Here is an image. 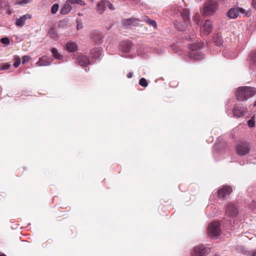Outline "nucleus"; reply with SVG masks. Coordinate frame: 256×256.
<instances>
[{
  "label": "nucleus",
  "instance_id": "7c9ffc66",
  "mask_svg": "<svg viewBox=\"0 0 256 256\" xmlns=\"http://www.w3.org/2000/svg\"><path fill=\"white\" fill-rule=\"evenodd\" d=\"M188 12L186 10H184L182 13V16L184 19L186 20L188 19Z\"/></svg>",
  "mask_w": 256,
  "mask_h": 256
},
{
  "label": "nucleus",
  "instance_id": "c756f323",
  "mask_svg": "<svg viewBox=\"0 0 256 256\" xmlns=\"http://www.w3.org/2000/svg\"><path fill=\"white\" fill-rule=\"evenodd\" d=\"M20 64V58L18 56H16L15 58V62L14 64V66L17 68L19 66Z\"/></svg>",
  "mask_w": 256,
  "mask_h": 256
},
{
  "label": "nucleus",
  "instance_id": "f704fd0d",
  "mask_svg": "<svg viewBox=\"0 0 256 256\" xmlns=\"http://www.w3.org/2000/svg\"><path fill=\"white\" fill-rule=\"evenodd\" d=\"M30 56H24L22 57V64H24L25 62H28L30 60Z\"/></svg>",
  "mask_w": 256,
  "mask_h": 256
},
{
  "label": "nucleus",
  "instance_id": "6ab92c4d",
  "mask_svg": "<svg viewBox=\"0 0 256 256\" xmlns=\"http://www.w3.org/2000/svg\"><path fill=\"white\" fill-rule=\"evenodd\" d=\"M68 50L70 52H74L77 50V46L75 43L72 42H68L66 44Z\"/></svg>",
  "mask_w": 256,
  "mask_h": 256
},
{
  "label": "nucleus",
  "instance_id": "412c9836",
  "mask_svg": "<svg viewBox=\"0 0 256 256\" xmlns=\"http://www.w3.org/2000/svg\"><path fill=\"white\" fill-rule=\"evenodd\" d=\"M52 52L53 56L55 58H56L57 60H60L62 59V56L58 52V51L56 48H52Z\"/></svg>",
  "mask_w": 256,
  "mask_h": 256
},
{
  "label": "nucleus",
  "instance_id": "a878e982",
  "mask_svg": "<svg viewBox=\"0 0 256 256\" xmlns=\"http://www.w3.org/2000/svg\"><path fill=\"white\" fill-rule=\"evenodd\" d=\"M30 2L31 0H18L16 4L22 6L30 3Z\"/></svg>",
  "mask_w": 256,
  "mask_h": 256
},
{
  "label": "nucleus",
  "instance_id": "6e6552de",
  "mask_svg": "<svg viewBox=\"0 0 256 256\" xmlns=\"http://www.w3.org/2000/svg\"><path fill=\"white\" fill-rule=\"evenodd\" d=\"M32 18V16L31 14H26L19 18H16V19L15 24L17 26L22 27L24 25L26 21L27 20L31 19Z\"/></svg>",
  "mask_w": 256,
  "mask_h": 256
},
{
  "label": "nucleus",
  "instance_id": "1a4fd4ad",
  "mask_svg": "<svg viewBox=\"0 0 256 256\" xmlns=\"http://www.w3.org/2000/svg\"><path fill=\"white\" fill-rule=\"evenodd\" d=\"M232 192V188L230 186H224L222 188L218 190V194L219 198H223L229 195Z\"/></svg>",
  "mask_w": 256,
  "mask_h": 256
},
{
  "label": "nucleus",
  "instance_id": "473e14b6",
  "mask_svg": "<svg viewBox=\"0 0 256 256\" xmlns=\"http://www.w3.org/2000/svg\"><path fill=\"white\" fill-rule=\"evenodd\" d=\"M250 208L252 210H254L256 209V201L252 200V202L250 204Z\"/></svg>",
  "mask_w": 256,
  "mask_h": 256
},
{
  "label": "nucleus",
  "instance_id": "20e7f679",
  "mask_svg": "<svg viewBox=\"0 0 256 256\" xmlns=\"http://www.w3.org/2000/svg\"><path fill=\"white\" fill-rule=\"evenodd\" d=\"M250 148L247 143L242 142L238 144L236 147V152L238 156H242L250 152Z\"/></svg>",
  "mask_w": 256,
  "mask_h": 256
},
{
  "label": "nucleus",
  "instance_id": "393cba45",
  "mask_svg": "<svg viewBox=\"0 0 256 256\" xmlns=\"http://www.w3.org/2000/svg\"><path fill=\"white\" fill-rule=\"evenodd\" d=\"M11 66V64L8 63H5L0 65V70H8Z\"/></svg>",
  "mask_w": 256,
  "mask_h": 256
},
{
  "label": "nucleus",
  "instance_id": "dca6fc26",
  "mask_svg": "<svg viewBox=\"0 0 256 256\" xmlns=\"http://www.w3.org/2000/svg\"><path fill=\"white\" fill-rule=\"evenodd\" d=\"M106 0H102L98 4L96 10L98 13L102 14L104 12L106 8Z\"/></svg>",
  "mask_w": 256,
  "mask_h": 256
},
{
  "label": "nucleus",
  "instance_id": "aec40b11",
  "mask_svg": "<svg viewBox=\"0 0 256 256\" xmlns=\"http://www.w3.org/2000/svg\"><path fill=\"white\" fill-rule=\"evenodd\" d=\"M48 34L52 38L57 39L58 38V32L55 28H51L48 30Z\"/></svg>",
  "mask_w": 256,
  "mask_h": 256
},
{
  "label": "nucleus",
  "instance_id": "a18cd8bd",
  "mask_svg": "<svg viewBox=\"0 0 256 256\" xmlns=\"http://www.w3.org/2000/svg\"><path fill=\"white\" fill-rule=\"evenodd\" d=\"M254 106H256V102H254Z\"/></svg>",
  "mask_w": 256,
  "mask_h": 256
},
{
  "label": "nucleus",
  "instance_id": "f3484780",
  "mask_svg": "<svg viewBox=\"0 0 256 256\" xmlns=\"http://www.w3.org/2000/svg\"><path fill=\"white\" fill-rule=\"evenodd\" d=\"M239 12L238 9L232 8L228 12V16L230 18H235L238 16Z\"/></svg>",
  "mask_w": 256,
  "mask_h": 256
},
{
  "label": "nucleus",
  "instance_id": "a19ab883",
  "mask_svg": "<svg viewBox=\"0 0 256 256\" xmlns=\"http://www.w3.org/2000/svg\"><path fill=\"white\" fill-rule=\"evenodd\" d=\"M82 28V24H78L77 25V26H76L77 30H80V29Z\"/></svg>",
  "mask_w": 256,
  "mask_h": 256
},
{
  "label": "nucleus",
  "instance_id": "2eb2a0df",
  "mask_svg": "<svg viewBox=\"0 0 256 256\" xmlns=\"http://www.w3.org/2000/svg\"><path fill=\"white\" fill-rule=\"evenodd\" d=\"M52 60L50 61L48 58L46 56H43L40 58L39 60L36 63L38 66H46L50 64Z\"/></svg>",
  "mask_w": 256,
  "mask_h": 256
},
{
  "label": "nucleus",
  "instance_id": "37998d69",
  "mask_svg": "<svg viewBox=\"0 0 256 256\" xmlns=\"http://www.w3.org/2000/svg\"><path fill=\"white\" fill-rule=\"evenodd\" d=\"M176 28H178L180 30H182V31L184 30H185L184 28H178V26H176Z\"/></svg>",
  "mask_w": 256,
  "mask_h": 256
},
{
  "label": "nucleus",
  "instance_id": "b1692460",
  "mask_svg": "<svg viewBox=\"0 0 256 256\" xmlns=\"http://www.w3.org/2000/svg\"><path fill=\"white\" fill-rule=\"evenodd\" d=\"M190 56L196 60H199L202 58L201 54L198 52H193L190 54Z\"/></svg>",
  "mask_w": 256,
  "mask_h": 256
},
{
  "label": "nucleus",
  "instance_id": "cd10ccee",
  "mask_svg": "<svg viewBox=\"0 0 256 256\" xmlns=\"http://www.w3.org/2000/svg\"><path fill=\"white\" fill-rule=\"evenodd\" d=\"M58 8H59L58 4H54L52 6L51 12L52 14H56L58 12Z\"/></svg>",
  "mask_w": 256,
  "mask_h": 256
},
{
  "label": "nucleus",
  "instance_id": "5701e85b",
  "mask_svg": "<svg viewBox=\"0 0 256 256\" xmlns=\"http://www.w3.org/2000/svg\"><path fill=\"white\" fill-rule=\"evenodd\" d=\"M144 20H146L150 25L153 26L154 28H156V23L154 20L148 18L146 16H144Z\"/></svg>",
  "mask_w": 256,
  "mask_h": 256
},
{
  "label": "nucleus",
  "instance_id": "2f4dec72",
  "mask_svg": "<svg viewBox=\"0 0 256 256\" xmlns=\"http://www.w3.org/2000/svg\"><path fill=\"white\" fill-rule=\"evenodd\" d=\"M0 42L2 43L5 44H8L10 43V40L8 38H3L0 39Z\"/></svg>",
  "mask_w": 256,
  "mask_h": 256
},
{
  "label": "nucleus",
  "instance_id": "0eeeda50",
  "mask_svg": "<svg viewBox=\"0 0 256 256\" xmlns=\"http://www.w3.org/2000/svg\"><path fill=\"white\" fill-rule=\"evenodd\" d=\"M212 22L208 20H206L202 26L200 28V32L205 36H208L210 34L212 30Z\"/></svg>",
  "mask_w": 256,
  "mask_h": 256
},
{
  "label": "nucleus",
  "instance_id": "c85d7f7f",
  "mask_svg": "<svg viewBox=\"0 0 256 256\" xmlns=\"http://www.w3.org/2000/svg\"><path fill=\"white\" fill-rule=\"evenodd\" d=\"M248 125L250 128H254L255 126V122L254 120V117L248 120Z\"/></svg>",
  "mask_w": 256,
  "mask_h": 256
},
{
  "label": "nucleus",
  "instance_id": "9d476101",
  "mask_svg": "<svg viewBox=\"0 0 256 256\" xmlns=\"http://www.w3.org/2000/svg\"><path fill=\"white\" fill-rule=\"evenodd\" d=\"M226 212L230 216H234L238 213L237 208L234 204H230L226 206Z\"/></svg>",
  "mask_w": 256,
  "mask_h": 256
},
{
  "label": "nucleus",
  "instance_id": "4c0bfd02",
  "mask_svg": "<svg viewBox=\"0 0 256 256\" xmlns=\"http://www.w3.org/2000/svg\"><path fill=\"white\" fill-rule=\"evenodd\" d=\"M252 5L253 8L256 10V0H252Z\"/></svg>",
  "mask_w": 256,
  "mask_h": 256
},
{
  "label": "nucleus",
  "instance_id": "bb28decb",
  "mask_svg": "<svg viewBox=\"0 0 256 256\" xmlns=\"http://www.w3.org/2000/svg\"><path fill=\"white\" fill-rule=\"evenodd\" d=\"M139 84L144 87H146L148 86L147 80L144 78H142L139 81Z\"/></svg>",
  "mask_w": 256,
  "mask_h": 256
},
{
  "label": "nucleus",
  "instance_id": "39448f33",
  "mask_svg": "<svg viewBox=\"0 0 256 256\" xmlns=\"http://www.w3.org/2000/svg\"><path fill=\"white\" fill-rule=\"evenodd\" d=\"M233 114L234 116L240 118L244 116L248 112L246 106H236L233 108Z\"/></svg>",
  "mask_w": 256,
  "mask_h": 256
},
{
  "label": "nucleus",
  "instance_id": "58836bf2",
  "mask_svg": "<svg viewBox=\"0 0 256 256\" xmlns=\"http://www.w3.org/2000/svg\"><path fill=\"white\" fill-rule=\"evenodd\" d=\"M252 59L253 61L256 62V52L252 55V54H251Z\"/></svg>",
  "mask_w": 256,
  "mask_h": 256
},
{
  "label": "nucleus",
  "instance_id": "72a5a7b5",
  "mask_svg": "<svg viewBox=\"0 0 256 256\" xmlns=\"http://www.w3.org/2000/svg\"><path fill=\"white\" fill-rule=\"evenodd\" d=\"M106 7H108L110 10H115V8L114 6L110 2L106 1Z\"/></svg>",
  "mask_w": 256,
  "mask_h": 256
},
{
  "label": "nucleus",
  "instance_id": "f257e3e1",
  "mask_svg": "<svg viewBox=\"0 0 256 256\" xmlns=\"http://www.w3.org/2000/svg\"><path fill=\"white\" fill-rule=\"evenodd\" d=\"M256 92V90L254 88L240 86L238 88L236 96L238 100H244L254 96Z\"/></svg>",
  "mask_w": 256,
  "mask_h": 256
},
{
  "label": "nucleus",
  "instance_id": "7ed1b4c3",
  "mask_svg": "<svg viewBox=\"0 0 256 256\" xmlns=\"http://www.w3.org/2000/svg\"><path fill=\"white\" fill-rule=\"evenodd\" d=\"M218 5L213 0H207L202 9V13L206 16H210L216 12Z\"/></svg>",
  "mask_w": 256,
  "mask_h": 256
},
{
  "label": "nucleus",
  "instance_id": "79ce46f5",
  "mask_svg": "<svg viewBox=\"0 0 256 256\" xmlns=\"http://www.w3.org/2000/svg\"><path fill=\"white\" fill-rule=\"evenodd\" d=\"M65 22L64 21V20H61L59 24H58V26H61L62 24H64Z\"/></svg>",
  "mask_w": 256,
  "mask_h": 256
},
{
  "label": "nucleus",
  "instance_id": "4468645a",
  "mask_svg": "<svg viewBox=\"0 0 256 256\" xmlns=\"http://www.w3.org/2000/svg\"><path fill=\"white\" fill-rule=\"evenodd\" d=\"M78 62L82 66H86L88 64H90V60L85 56H80L78 58Z\"/></svg>",
  "mask_w": 256,
  "mask_h": 256
},
{
  "label": "nucleus",
  "instance_id": "423d86ee",
  "mask_svg": "<svg viewBox=\"0 0 256 256\" xmlns=\"http://www.w3.org/2000/svg\"><path fill=\"white\" fill-rule=\"evenodd\" d=\"M207 250L204 245H200L194 248L192 252V256H204Z\"/></svg>",
  "mask_w": 256,
  "mask_h": 256
},
{
  "label": "nucleus",
  "instance_id": "ddd939ff",
  "mask_svg": "<svg viewBox=\"0 0 256 256\" xmlns=\"http://www.w3.org/2000/svg\"><path fill=\"white\" fill-rule=\"evenodd\" d=\"M132 44L129 41H124L120 42V48L124 52H128L132 47Z\"/></svg>",
  "mask_w": 256,
  "mask_h": 256
},
{
  "label": "nucleus",
  "instance_id": "f03ea898",
  "mask_svg": "<svg viewBox=\"0 0 256 256\" xmlns=\"http://www.w3.org/2000/svg\"><path fill=\"white\" fill-rule=\"evenodd\" d=\"M221 234L220 223L218 222H212L208 228V235L214 238H217Z\"/></svg>",
  "mask_w": 256,
  "mask_h": 256
},
{
  "label": "nucleus",
  "instance_id": "9b49d317",
  "mask_svg": "<svg viewBox=\"0 0 256 256\" xmlns=\"http://www.w3.org/2000/svg\"><path fill=\"white\" fill-rule=\"evenodd\" d=\"M0 10H5L6 12L9 15L11 14L12 12L7 0H0Z\"/></svg>",
  "mask_w": 256,
  "mask_h": 256
},
{
  "label": "nucleus",
  "instance_id": "f8f14e48",
  "mask_svg": "<svg viewBox=\"0 0 256 256\" xmlns=\"http://www.w3.org/2000/svg\"><path fill=\"white\" fill-rule=\"evenodd\" d=\"M102 50L100 48H94L90 52V56L92 58L99 60L102 56Z\"/></svg>",
  "mask_w": 256,
  "mask_h": 256
},
{
  "label": "nucleus",
  "instance_id": "c03bdc74",
  "mask_svg": "<svg viewBox=\"0 0 256 256\" xmlns=\"http://www.w3.org/2000/svg\"><path fill=\"white\" fill-rule=\"evenodd\" d=\"M252 256H256V250L252 252Z\"/></svg>",
  "mask_w": 256,
  "mask_h": 256
},
{
  "label": "nucleus",
  "instance_id": "4be33fe9",
  "mask_svg": "<svg viewBox=\"0 0 256 256\" xmlns=\"http://www.w3.org/2000/svg\"><path fill=\"white\" fill-rule=\"evenodd\" d=\"M66 3H68L70 4H77L80 6L85 5L84 2L82 0H66Z\"/></svg>",
  "mask_w": 256,
  "mask_h": 256
},
{
  "label": "nucleus",
  "instance_id": "a211bd4d",
  "mask_svg": "<svg viewBox=\"0 0 256 256\" xmlns=\"http://www.w3.org/2000/svg\"><path fill=\"white\" fill-rule=\"evenodd\" d=\"M72 10V6L70 4L67 3L64 4L60 10V14H62L64 15L69 13Z\"/></svg>",
  "mask_w": 256,
  "mask_h": 256
},
{
  "label": "nucleus",
  "instance_id": "49530a36",
  "mask_svg": "<svg viewBox=\"0 0 256 256\" xmlns=\"http://www.w3.org/2000/svg\"><path fill=\"white\" fill-rule=\"evenodd\" d=\"M0 256H6L4 254H0Z\"/></svg>",
  "mask_w": 256,
  "mask_h": 256
},
{
  "label": "nucleus",
  "instance_id": "c9c22d12",
  "mask_svg": "<svg viewBox=\"0 0 256 256\" xmlns=\"http://www.w3.org/2000/svg\"><path fill=\"white\" fill-rule=\"evenodd\" d=\"M200 18V17L198 15H196L193 18V19L195 20V22L197 24H199Z\"/></svg>",
  "mask_w": 256,
  "mask_h": 256
},
{
  "label": "nucleus",
  "instance_id": "ea45409f",
  "mask_svg": "<svg viewBox=\"0 0 256 256\" xmlns=\"http://www.w3.org/2000/svg\"><path fill=\"white\" fill-rule=\"evenodd\" d=\"M133 74L132 72H129L127 74V77L128 78H131Z\"/></svg>",
  "mask_w": 256,
  "mask_h": 256
},
{
  "label": "nucleus",
  "instance_id": "e433bc0d",
  "mask_svg": "<svg viewBox=\"0 0 256 256\" xmlns=\"http://www.w3.org/2000/svg\"><path fill=\"white\" fill-rule=\"evenodd\" d=\"M218 38V41L214 40V42L216 43V45L220 46L222 44L221 38Z\"/></svg>",
  "mask_w": 256,
  "mask_h": 256
}]
</instances>
